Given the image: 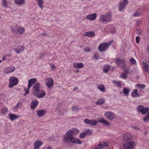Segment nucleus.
<instances>
[{"mask_svg":"<svg viewBox=\"0 0 149 149\" xmlns=\"http://www.w3.org/2000/svg\"><path fill=\"white\" fill-rule=\"evenodd\" d=\"M79 132V130L75 128H72L69 130L64 135L63 140L65 143L81 144V142L78 138H76L73 136L77 134Z\"/></svg>","mask_w":149,"mask_h":149,"instance_id":"f257e3e1","label":"nucleus"},{"mask_svg":"<svg viewBox=\"0 0 149 149\" xmlns=\"http://www.w3.org/2000/svg\"><path fill=\"white\" fill-rule=\"evenodd\" d=\"M33 94L38 98H41L46 95L45 91L41 89L39 83H37L33 86Z\"/></svg>","mask_w":149,"mask_h":149,"instance_id":"f03ea898","label":"nucleus"},{"mask_svg":"<svg viewBox=\"0 0 149 149\" xmlns=\"http://www.w3.org/2000/svg\"><path fill=\"white\" fill-rule=\"evenodd\" d=\"M112 15L110 13L105 14H102L100 16L99 19L101 22L107 24L110 22L111 21Z\"/></svg>","mask_w":149,"mask_h":149,"instance_id":"7ed1b4c3","label":"nucleus"},{"mask_svg":"<svg viewBox=\"0 0 149 149\" xmlns=\"http://www.w3.org/2000/svg\"><path fill=\"white\" fill-rule=\"evenodd\" d=\"M11 30L13 32L21 34L24 32L25 29L22 27L17 26L14 28L11 27Z\"/></svg>","mask_w":149,"mask_h":149,"instance_id":"20e7f679","label":"nucleus"},{"mask_svg":"<svg viewBox=\"0 0 149 149\" xmlns=\"http://www.w3.org/2000/svg\"><path fill=\"white\" fill-rule=\"evenodd\" d=\"M104 116L107 119L110 121H112L116 117V115L110 111H106L104 113Z\"/></svg>","mask_w":149,"mask_h":149,"instance_id":"39448f33","label":"nucleus"},{"mask_svg":"<svg viewBox=\"0 0 149 149\" xmlns=\"http://www.w3.org/2000/svg\"><path fill=\"white\" fill-rule=\"evenodd\" d=\"M111 44L110 42L103 43L100 45L98 49L99 51L103 52L106 50Z\"/></svg>","mask_w":149,"mask_h":149,"instance_id":"423d86ee","label":"nucleus"},{"mask_svg":"<svg viewBox=\"0 0 149 149\" xmlns=\"http://www.w3.org/2000/svg\"><path fill=\"white\" fill-rule=\"evenodd\" d=\"M137 110L138 112L141 113L143 114L144 115L149 113V107H145L143 106H138Z\"/></svg>","mask_w":149,"mask_h":149,"instance_id":"0eeeda50","label":"nucleus"},{"mask_svg":"<svg viewBox=\"0 0 149 149\" xmlns=\"http://www.w3.org/2000/svg\"><path fill=\"white\" fill-rule=\"evenodd\" d=\"M136 144V143L135 142L130 141L124 144L123 147L125 149H133Z\"/></svg>","mask_w":149,"mask_h":149,"instance_id":"6e6552de","label":"nucleus"},{"mask_svg":"<svg viewBox=\"0 0 149 149\" xmlns=\"http://www.w3.org/2000/svg\"><path fill=\"white\" fill-rule=\"evenodd\" d=\"M36 81V79H31L29 81L28 86V88L27 89H26L25 88H24L25 93L24 94V96L26 95L28 93L30 88Z\"/></svg>","mask_w":149,"mask_h":149,"instance_id":"1a4fd4ad","label":"nucleus"},{"mask_svg":"<svg viewBox=\"0 0 149 149\" xmlns=\"http://www.w3.org/2000/svg\"><path fill=\"white\" fill-rule=\"evenodd\" d=\"M9 82V86L11 88L12 87L14 86L17 84L18 80L16 78L14 77H12L10 79Z\"/></svg>","mask_w":149,"mask_h":149,"instance_id":"9d476101","label":"nucleus"},{"mask_svg":"<svg viewBox=\"0 0 149 149\" xmlns=\"http://www.w3.org/2000/svg\"><path fill=\"white\" fill-rule=\"evenodd\" d=\"M128 0H124L121 1L119 4V10L122 11L126 6L128 4Z\"/></svg>","mask_w":149,"mask_h":149,"instance_id":"9b49d317","label":"nucleus"},{"mask_svg":"<svg viewBox=\"0 0 149 149\" xmlns=\"http://www.w3.org/2000/svg\"><path fill=\"white\" fill-rule=\"evenodd\" d=\"M116 62L117 65L121 67V68H123V67L124 66V65H125L124 64L125 61L124 58H117L116 60Z\"/></svg>","mask_w":149,"mask_h":149,"instance_id":"f8f14e48","label":"nucleus"},{"mask_svg":"<svg viewBox=\"0 0 149 149\" xmlns=\"http://www.w3.org/2000/svg\"><path fill=\"white\" fill-rule=\"evenodd\" d=\"M108 146V143L107 142H101L99 144L95 146V149H100L103 147H106Z\"/></svg>","mask_w":149,"mask_h":149,"instance_id":"ddd939ff","label":"nucleus"},{"mask_svg":"<svg viewBox=\"0 0 149 149\" xmlns=\"http://www.w3.org/2000/svg\"><path fill=\"white\" fill-rule=\"evenodd\" d=\"M46 85L49 88H52L53 86V80L52 79L49 78H47L46 81Z\"/></svg>","mask_w":149,"mask_h":149,"instance_id":"4468645a","label":"nucleus"},{"mask_svg":"<svg viewBox=\"0 0 149 149\" xmlns=\"http://www.w3.org/2000/svg\"><path fill=\"white\" fill-rule=\"evenodd\" d=\"M123 140L127 141L128 140H131L132 139L133 136L130 134L126 132L123 135Z\"/></svg>","mask_w":149,"mask_h":149,"instance_id":"2eb2a0df","label":"nucleus"},{"mask_svg":"<svg viewBox=\"0 0 149 149\" xmlns=\"http://www.w3.org/2000/svg\"><path fill=\"white\" fill-rule=\"evenodd\" d=\"M84 122L86 124L90 125H95L98 123V122L96 121L93 120H91L88 119H85Z\"/></svg>","mask_w":149,"mask_h":149,"instance_id":"dca6fc26","label":"nucleus"},{"mask_svg":"<svg viewBox=\"0 0 149 149\" xmlns=\"http://www.w3.org/2000/svg\"><path fill=\"white\" fill-rule=\"evenodd\" d=\"M15 69V68L14 66H10L5 68L4 72L6 74H8L14 71Z\"/></svg>","mask_w":149,"mask_h":149,"instance_id":"f3484780","label":"nucleus"},{"mask_svg":"<svg viewBox=\"0 0 149 149\" xmlns=\"http://www.w3.org/2000/svg\"><path fill=\"white\" fill-rule=\"evenodd\" d=\"M97 17V15L96 13L90 14L86 16V19L89 20L93 21L96 19Z\"/></svg>","mask_w":149,"mask_h":149,"instance_id":"a211bd4d","label":"nucleus"},{"mask_svg":"<svg viewBox=\"0 0 149 149\" xmlns=\"http://www.w3.org/2000/svg\"><path fill=\"white\" fill-rule=\"evenodd\" d=\"M43 144V142L40 141H35L33 144L34 148H39V147Z\"/></svg>","mask_w":149,"mask_h":149,"instance_id":"6ab92c4d","label":"nucleus"},{"mask_svg":"<svg viewBox=\"0 0 149 149\" xmlns=\"http://www.w3.org/2000/svg\"><path fill=\"white\" fill-rule=\"evenodd\" d=\"M25 47L24 46H19L16 49H14L16 52L17 54H19L21 52L23 51L24 50Z\"/></svg>","mask_w":149,"mask_h":149,"instance_id":"aec40b11","label":"nucleus"},{"mask_svg":"<svg viewBox=\"0 0 149 149\" xmlns=\"http://www.w3.org/2000/svg\"><path fill=\"white\" fill-rule=\"evenodd\" d=\"M14 3L19 6H22L25 4V0H14Z\"/></svg>","mask_w":149,"mask_h":149,"instance_id":"412c9836","label":"nucleus"},{"mask_svg":"<svg viewBox=\"0 0 149 149\" xmlns=\"http://www.w3.org/2000/svg\"><path fill=\"white\" fill-rule=\"evenodd\" d=\"M8 116L10 119L11 121L16 120L19 117V116L15 114H13L11 113H10L8 114Z\"/></svg>","mask_w":149,"mask_h":149,"instance_id":"4be33fe9","label":"nucleus"},{"mask_svg":"<svg viewBox=\"0 0 149 149\" xmlns=\"http://www.w3.org/2000/svg\"><path fill=\"white\" fill-rule=\"evenodd\" d=\"M73 67L75 68H82L84 65L82 63H74L73 64Z\"/></svg>","mask_w":149,"mask_h":149,"instance_id":"5701e85b","label":"nucleus"},{"mask_svg":"<svg viewBox=\"0 0 149 149\" xmlns=\"http://www.w3.org/2000/svg\"><path fill=\"white\" fill-rule=\"evenodd\" d=\"M95 35V33L93 32L90 31L84 33L83 36L93 37Z\"/></svg>","mask_w":149,"mask_h":149,"instance_id":"b1692460","label":"nucleus"},{"mask_svg":"<svg viewBox=\"0 0 149 149\" xmlns=\"http://www.w3.org/2000/svg\"><path fill=\"white\" fill-rule=\"evenodd\" d=\"M99 122L106 126H109L110 125V123L104 118H101L99 120Z\"/></svg>","mask_w":149,"mask_h":149,"instance_id":"393cba45","label":"nucleus"},{"mask_svg":"<svg viewBox=\"0 0 149 149\" xmlns=\"http://www.w3.org/2000/svg\"><path fill=\"white\" fill-rule=\"evenodd\" d=\"M38 116L39 117H42L44 115L46 112L45 110H40L37 111Z\"/></svg>","mask_w":149,"mask_h":149,"instance_id":"a878e982","label":"nucleus"},{"mask_svg":"<svg viewBox=\"0 0 149 149\" xmlns=\"http://www.w3.org/2000/svg\"><path fill=\"white\" fill-rule=\"evenodd\" d=\"M105 99L104 98L99 99L96 102L95 104L97 105H100L104 104L105 102Z\"/></svg>","mask_w":149,"mask_h":149,"instance_id":"bb28decb","label":"nucleus"},{"mask_svg":"<svg viewBox=\"0 0 149 149\" xmlns=\"http://www.w3.org/2000/svg\"><path fill=\"white\" fill-rule=\"evenodd\" d=\"M38 103V101L37 100H35L32 101L31 105V109H35L37 106Z\"/></svg>","mask_w":149,"mask_h":149,"instance_id":"cd10ccee","label":"nucleus"},{"mask_svg":"<svg viewBox=\"0 0 149 149\" xmlns=\"http://www.w3.org/2000/svg\"><path fill=\"white\" fill-rule=\"evenodd\" d=\"M132 95L133 97H139L140 95L138 93V91L137 89H134L132 92Z\"/></svg>","mask_w":149,"mask_h":149,"instance_id":"c85d7f7f","label":"nucleus"},{"mask_svg":"<svg viewBox=\"0 0 149 149\" xmlns=\"http://www.w3.org/2000/svg\"><path fill=\"white\" fill-rule=\"evenodd\" d=\"M97 87L101 91L104 92L105 91V88L104 85L102 84H98Z\"/></svg>","mask_w":149,"mask_h":149,"instance_id":"c756f323","label":"nucleus"},{"mask_svg":"<svg viewBox=\"0 0 149 149\" xmlns=\"http://www.w3.org/2000/svg\"><path fill=\"white\" fill-rule=\"evenodd\" d=\"M37 1L38 6L41 9H42L43 7L44 0H37Z\"/></svg>","mask_w":149,"mask_h":149,"instance_id":"7c9ffc66","label":"nucleus"},{"mask_svg":"<svg viewBox=\"0 0 149 149\" xmlns=\"http://www.w3.org/2000/svg\"><path fill=\"white\" fill-rule=\"evenodd\" d=\"M136 87L137 88L141 90L142 89H145V86L144 84H137L136 85Z\"/></svg>","mask_w":149,"mask_h":149,"instance_id":"2f4dec72","label":"nucleus"},{"mask_svg":"<svg viewBox=\"0 0 149 149\" xmlns=\"http://www.w3.org/2000/svg\"><path fill=\"white\" fill-rule=\"evenodd\" d=\"M123 92L125 96H128L129 95L130 91L128 89L124 88L123 89Z\"/></svg>","mask_w":149,"mask_h":149,"instance_id":"473e14b6","label":"nucleus"},{"mask_svg":"<svg viewBox=\"0 0 149 149\" xmlns=\"http://www.w3.org/2000/svg\"><path fill=\"white\" fill-rule=\"evenodd\" d=\"M109 68V65H104L103 67V71L105 73H106L108 71Z\"/></svg>","mask_w":149,"mask_h":149,"instance_id":"72a5a7b5","label":"nucleus"},{"mask_svg":"<svg viewBox=\"0 0 149 149\" xmlns=\"http://www.w3.org/2000/svg\"><path fill=\"white\" fill-rule=\"evenodd\" d=\"M142 63L144 69L145 70L147 71L148 67V63L144 62H143Z\"/></svg>","mask_w":149,"mask_h":149,"instance_id":"f704fd0d","label":"nucleus"},{"mask_svg":"<svg viewBox=\"0 0 149 149\" xmlns=\"http://www.w3.org/2000/svg\"><path fill=\"white\" fill-rule=\"evenodd\" d=\"M8 3L6 0H2V4L3 6L6 8H8Z\"/></svg>","mask_w":149,"mask_h":149,"instance_id":"c9c22d12","label":"nucleus"},{"mask_svg":"<svg viewBox=\"0 0 149 149\" xmlns=\"http://www.w3.org/2000/svg\"><path fill=\"white\" fill-rule=\"evenodd\" d=\"M112 82L114 84L116 85L117 86L119 87H121V85L120 82L116 81L115 80H114Z\"/></svg>","mask_w":149,"mask_h":149,"instance_id":"e433bc0d","label":"nucleus"},{"mask_svg":"<svg viewBox=\"0 0 149 149\" xmlns=\"http://www.w3.org/2000/svg\"><path fill=\"white\" fill-rule=\"evenodd\" d=\"M122 69L124 70L125 72L126 73H129V69L128 68H127V67L126 65H124V66L123 67V68H122Z\"/></svg>","mask_w":149,"mask_h":149,"instance_id":"4c0bfd02","label":"nucleus"},{"mask_svg":"<svg viewBox=\"0 0 149 149\" xmlns=\"http://www.w3.org/2000/svg\"><path fill=\"white\" fill-rule=\"evenodd\" d=\"M8 112V110L6 108H4L1 110V113L3 115H4Z\"/></svg>","mask_w":149,"mask_h":149,"instance_id":"58836bf2","label":"nucleus"},{"mask_svg":"<svg viewBox=\"0 0 149 149\" xmlns=\"http://www.w3.org/2000/svg\"><path fill=\"white\" fill-rule=\"evenodd\" d=\"M146 116L143 118V120L144 122L149 121V113Z\"/></svg>","mask_w":149,"mask_h":149,"instance_id":"ea45409f","label":"nucleus"},{"mask_svg":"<svg viewBox=\"0 0 149 149\" xmlns=\"http://www.w3.org/2000/svg\"><path fill=\"white\" fill-rule=\"evenodd\" d=\"M130 61L131 65L135 64L136 65V62L135 60L133 58H132L130 59Z\"/></svg>","mask_w":149,"mask_h":149,"instance_id":"a19ab883","label":"nucleus"},{"mask_svg":"<svg viewBox=\"0 0 149 149\" xmlns=\"http://www.w3.org/2000/svg\"><path fill=\"white\" fill-rule=\"evenodd\" d=\"M86 135V132L81 133L80 134L79 137L81 138H84Z\"/></svg>","mask_w":149,"mask_h":149,"instance_id":"79ce46f5","label":"nucleus"},{"mask_svg":"<svg viewBox=\"0 0 149 149\" xmlns=\"http://www.w3.org/2000/svg\"><path fill=\"white\" fill-rule=\"evenodd\" d=\"M136 32L137 34L141 35L142 33V30L139 28H138L136 29Z\"/></svg>","mask_w":149,"mask_h":149,"instance_id":"37998d69","label":"nucleus"},{"mask_svg":"<svg viewBox=\"0 0 149 149\" xmlns=\"http://www.w3.org/2000/svg\"><path fill=\"white\" fill-rule=\"evenodd\" d=\"M141 13H139L138 11H136L135 13L133 15V16L134 17H137L141 15Z\"/></svg>","mask_w":149,"mask_h":149,"instance_id":"c03bdc74","label":"nucleus"},{"mask_svg":"<svg viewBox=\"0 0 149 149\" xmlns=\"http://www.w3.org/2000/svg\"><path fill=\"white\" fill-rule=\"evenodd\" d=\"M99 54H98L97 53H94V58L95 59H97L99 57Z\"/></svg>","mask_w":149,"mask_h":149,"instance_id":"a18cd8bd","label":"nucleus"},{"mask_svg":"<svg viewBox=\"0 0 149 149\" xmlns=\"http://www.w3.org/2000/svg\"><path fill=\"white\" fill-rule=\"evenodd\" d=\"M90 48L88 47H85L84 49V50L86 52H88L90 51Z\"/></svg>","mask_w":149,"mask_h":149,"instance_id":"49530a36","label":"nucleus"},{"mask_svg":"<svg viewBox=\"0 0 149 149\" xmlns=\"http://www.w3.org/2000/svg\"><path fill=\"white\" fill-rule=\"evenodd\" d=\"M46 53H42L40 54V58L41 59H43V57L45 56L46 55Z\"/></svg>","mask_w":149,"mask_h":149,"instance_id":"de8ad7c7","label":"nucleus"},{"mask_svg":"<svg viewBox=\"0 0 149 149\" xmlns=\"http://www.w3.org/2000/svg\"><path fill=\"white\" fill-rule=\"evenodd\" d=\"M18 108L19 107L17 104L16 105L13 107V111H17Z\"/></svg>","mask_w":149,"mask_h":149,"instance_id":"09e8293b","label":"nucleus"},{"mask_svg":"<svg viewBox=\"0 0 149 149\" xmlns=\"http://www.w3.org/2000/svg\"><path fill=\"white\" fill-rule=\"evenodd\" d=\"M140 38L139 36H138L136 37V42L137 43H138L139 42V41L140 40Z\"/></svg>","mask_w":149,"mask_h":149,"instance_id":"8fccbe9b","label":"nucleus"},{"mask_svg":"<svg viewBox=\"0 0 149 149\" xmlns=\"http://www.w3.org/2000/svg\"><path fill=\"white\" fill-rule=\"evenodd\" d=\"M120 77L123 79H126L127 78V75H121Z\"/></svg>","mask_w":149,"mask_h":149,"instance_id":"3c124183","label":"nucleus"},{"mask_svg":"<svg viewBox=\"0 0 149 149\" xmlns=\"http://www.w3.org/2000/svg\"><path fill=\"white\" fill-rule=\"evenodd\" d=\"M17 104L19 107V108H21L22 107V104L21 103L18 102Z\"/></svg>","mask_w":149,"mask_h":149,"instance_id":"603ef678","label":"nucleus"},{"mask_svg":"<svg viewBox=\"0 0 149 149\" xmlns=\"http://www.w3.org/2000/svg\"><path fill=\"white\" fill-rule=\"evenodd\" d=\"M51 67L52 69H54L55 68L56 66L54 64H52L51 65Z\"/></svg>","mask_w":149,"mask_h":149,"instance_id":"864d4df0","label":"nucleus"},{"mask_svg":"<svg viewBox=\"0 0 149 149\" xmlns=\"http://www.w3.org/2000/svg\"><path fill=\"white\" fill-rule=\"evenodd\" d=\"M77 107H72V109L73 111H75L77 109Z\"/></svg>","mask_w":149,"mask_h":149,"instance_id":"5fc2aeb1","label":"nucleus"},{"mask_svg":"<svg viewBox=\"0 0 149 149\" xmlns=\"http://www.w3.org/2000/svg\"><path fill=\"white\" fill-rule=\"evenodd\" d=\"M113 29L114 31H111V33L112 34L114 33L115 32V31H116V29H115V28Z\"/></svg>","mask_w":149,"mask_h":149,"instance_id":"6e6d98bb","label":"nucleus"},{"mask_svg":"<svg viewBox=\"0 0 149 149\" xmlns=\"http://www.w3.org/2000/svg\"><path fill=\"white\" fill-rule=\"evenodd\" d=\"M78 87H75L73 88V90H78Z\"/></svg>","mask_w":149,"mask_h":149,"instance_id":"4d7b16f0","label":"nucleus"},{"mask_svg":"<svg viewBox=\"0 0 149 149\" xmlns=\"http://www.w3.org/2000/svg\"><path fill=\"white\" fill-rule=\"evenodd\" d=\"M42 35L43 36H47V34L46 33H43L42 34Z\"/></svg>","mask_w":149,"mask_h":149,"instance_id":"13d9d810","label":"nucleus"},{"mask_svg":"<svg viewBox=\"0 0 149 149\" xmlns=\"http://www.w3.org/2000/svg\"><path fill=\"white\" fill-rule=\"evenodd\" d=\"M47 149H52V148L51 146H49L47 147Z\"/></svg>","mask_w":149,"mask_h":149,"instance_id":"bf43d9fd","label":"nucleus"},{"mask_svg":"<svg viewBox=\"0 0 149 149\" xmlns=\"http://www.w3.org/2000/svg\"><path fill=\"white\" fill-rule=\"evenodd\" d=\"M3 60H5V58H4V57H3Z\"/></svg>","mask_w":149,"mask_h":149,"instance_id":"052dcab7","label":"nucleus"},{"mask_svg":"<svg viewBox=\"0 0 149 149\" xmlns=\"http://www.w3.org/2000/svg\"><path fill=\"white\" fill-rule=\"evenodd\" d=\"M34 149H40V148H34Z\"/></svg>","mask_w":149,"mask_h":149,"instance_id":"680f3d73","label":"nucleus"},{"mask_svg":"<svg viewBox=\"0 0 149 149\" xmlns=\"http://www.w3.org/2000/svg\"><path fill=\"white\" fill-rule=\"evenodd\" d=\"M2 61L1 60H0V63Z\"/></svg>","mask_w":149,"mask_h":149,"instance_id":"e2e57ef3","label":"nucleus"},{"mask_svg":"<svg viewBox=\"0 0 149 149\" xmlns=\"http://www.w3.org/2000/svg\"><path fill=\"white\" fill-rule=\"evenodd\" d=\"M148 63H149V61H148Z\"/></svg>","mask_w":149,"mask_h":149,"instance_id":"0e129e2a","label":"nucleus"}]
</instances>
